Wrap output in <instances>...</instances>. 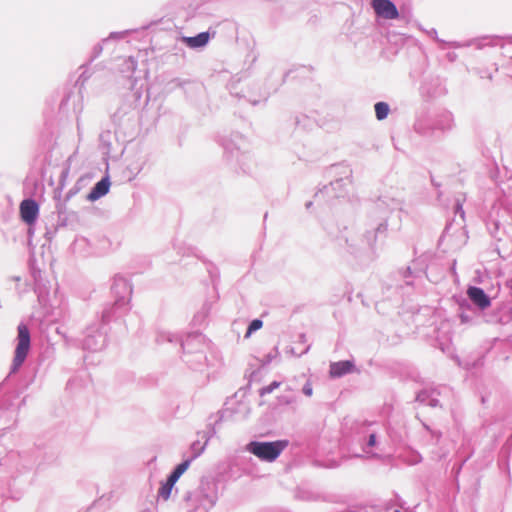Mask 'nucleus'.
Segmentation results:
<instances>
[{
    "label": "nucleus",
    "instance_id": "1",
    "mask_svg": "<svg viewBox=\"0 0 512 512\" xmlns=\"http://www.w3.org/2000/svg\"><path fill=\"white\" fill-rule=\"evenodd\" d=\"M287 446V441L274 442H251L247 446V450L267 462H272L282 453Z\"/></svg>",
    "mask_w": 512,
    "mask_h": 512
},
{
    "label": "nucleus",
    "instance_id": "2",
    "mask_svg": "<svg viewBox=\"0 0 512 512\" xmlns=\"http://www.w3.org/2000/svg\"><path fill=\"white\" fill-rule=\"evenodd\" d=\"M18 343L15 349V355L12 363L11 372L15 373L24 363L30 349V332L25 324L18 325Z\"/></svg>",
    "mask_w": 512,
    "mask_h": 512
},
{
    "label": "nucleus",
    "instance_id": "3",
    "mask_svg": "<svg viewBox=\"0 0 512 512\" xmlns=\"http://www.w3.org/2000/svg\"><path fill=\"white\" fill-rule=\"evenodd\" d=\"M372 7L375 13L385 19H396L399 16L398 10L390 0H372Z\"/></svg>",
    "mask_w": 512,
    "mask_h": 512
},
{
    "label": "nucleus",
    "instance_id": "4",
    "mask_svg": "<svg viewBox=\"0 0 512 512\" xmlns=\"http://www.w3.org/2000/svg\"><path fill=\"white\" fill-rule=\"evenodd\" d=\"M38 204L32 199L23 200L20 203V216L26 224H33L38 216Z\"/></svg>",
    "mask_w": 512,
    "mask_h": 512
},
{
    "label": "nucleus",
    "instance_id": "5",
    "mask_svg": "<svg viewBox=\"0 0 512 512\" xmlns=\"http://www.w3.org/2000/svg\"><path fill=\"white\" fill-rule=\"evenodd\" d=\"M467 295L470 300L481 309L488 308L491 304L490 299L481 288L469 287L467 290Z\"/></svg>",
    "mask_w": 512,
    "mask_h": 512
},
{
    "label": "nucleus",
    "instance_id": "6",
    "mask_svg": "<svg viewBox=\"0 0 512 512\" xmlns=\"http://www.w3.org/2000/svg\"><path fill=\"white\" fill-rule=\"evenodd\" d=\"M110 188V182L108 178H103L99 182L96 183V185L93 187V189L88 194L87 198L90 201H95L102 196L106 195Z\"/></svg>",
    "mask_w": 512,
    "mask_h": 512
},
{
    "label": "nucleus",
    "instance_id": "7",
    "mask_svg": "<svg viewBox=\"0 0 512 512\" xmlns=\"http://www.w3.org/2000/svg\"><path fill=\"white\" fill-rule=\"evenodd\" d=\"M353 370V363L350 361H339L330 365V375L340 377Z\"/></svg>",
    "mask_w": 512,
    "mask_h": 512
},
{
    "label": "nucleus",
    "instance_id": "8",
    "mask_svg": "<svg viewBox=\"0 0 512 512\" xmlns=\"http://www.w3.org/2000/svg\"><path fill=\"white\" fill-rule=\"evenodd\" d=\"M209 37L208 32H202L194 37H185L183 41L190 48H198L205 46L209 41Z\"/></svg>",
    "mask_w": 512,
    "mask_h": 512
},
{
    "label": "nucleus",
    "instance_id": "9",
    "mask_svg": "<svg viewBox=\"0 0 512 512\" xmlns=\"http://www.w3.org/2000/svg\"><path fill=\"white\" fill-rule=\"evenodd\" d=\"M189 466H190V460H185L184 462L180 463L174 469V471L171 473V475L168 478L171 479V482L172 481L177 482L178 479L181 477V475L186 472V470L189 468Z\"/></svg>",
    "mask_w": 512,
    "mask_h": 512
},
{
    "label": "nucleus",
    "instance_id": "10",
    "mask_svg": "<svg viewBox=\"0 0 512 512\" xmlns=\"http://www.w3.org/2000/svg\"><path fill=\"white\" fill-rule=\"evenodd\" d=\"M189 466H190V460H185L184 462L180 463L174 469V471L171 473V475L168 478L171 479V482L172 481L177 482L178 479L181 477V475L186 472V470L189 468Z\"/></svg>",
    "mask_w": 512,
    "mask_h": 512
},
{
    "label": "nucleus",
    "instance_id": "11",
    "mask_svg": "<svg viewBox=\"0 0 512 512\" xmlns=\"http://www.w3.org/2000/svg\"><path fill=\"white\" fill-rule=\"evenodd\" d=\"M175 483V481L171 482V479L168 478L167 481L159 488V496L162 497L164 500H167L171 495Z\"/></svg>",
    "mask_w": 512,
    "mask_h": 512
},
{
    "label": "nucleus",
    "instance_id": "12",
    "mask_svg": "<svg viewBox=\"0 0 512 512\" xmlns=\"http://www.w3.org/2000/svg\"><path fill=\"white\" fill-rule=\"evenodd\" d=\"M375 113L378 120H383L389 113V106L385 102H378L375 104Z\"/></svg>",
    "mask_w": 512,
    "mask_h": 512
},
{
    "label": "nucleus",
    "instance_id": "13",
    "mask_svg": "<svg viewBox=\"0 0 512 512\" xmlns=\"http://www.w3.org/2000/svg\"><path fill=\"white\" fill-rule=\"evenodd\" d=\"M263 325V322L259 319L253 320L247 330L246 337H249L254 331L260 329Z\"/></svg>",
    "mask_w": 512,
    "mask_h": 512
},
{
    "label": "nucleus",
    "instance_id": "14",
    "mask_svg": "<svg viewBox=\"0 0 512 512\" xmlns=\"http://www.w3.org/2000/svg\"><path fill=\"white\" fill-rule=\"evenodd\" d=\"M280 386V383L279 382H272L271 384H269L268 386L262 388L261 390V394L264 395V394H269L271 393L274 389L278 388Z\"/></svg>",
    "mask_w": 512,
    "mask_h": 512
},
{
    "label": "nucleus",
    "instance_id": "15",
    "mask_svg": "<svg viewBox=\"0 0 512 512\" xmlns=\"http://www.w3.org/2000/svg\"><path fill=\"white\" fill-rule=\"evenodd\" d=\"M303 392L305 395L307 396H311L312 395V386L310 383H307L304 387H303Z\"/></svg>",
    "mask_w": 512,
    "mask_h": 512
},
{
    "label": "nucleus",
    "instance_id": "16",
    "mask_svg": "<svg viewBox=\"0 0 512 512\" xmlns=\"http://www.w3.org/2000/svg\"><path fill=\"white\" fill-rule=\"evenodd\" d=\"M375 442H376V437L374 434H371L369 436V440H368V445L369 446H374L375 445Z\"/></svg>",
    "mask_w": 512,
    "mask_h": 512
},
{
    "label": "nucleus",
    "instance_id": "17",
    "mask_svg": "<svg viewBox=\"0 0 512 512\" xmlns=\"http://www.w3.org/2000/svg\"><path fill=\"white\" fill-rule=\"evenodd\" d=\"M395 512H400V511L396 510Z\"/></svg>",
    "mask_w": 512,
    "mask_h": 512
}]
</instances>
